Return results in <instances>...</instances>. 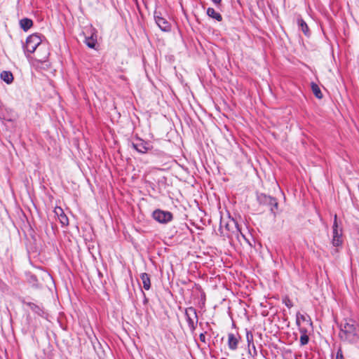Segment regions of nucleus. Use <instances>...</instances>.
I'll list each match as a JSON object with an SVG mask.
<instances>
[{"mask_svg": "<svg viewBox=\"0 0 359 359\" xmlns=\"http://www.w3.org/2000/svg\"><path fill=\"white\" fill-rule=\"evenodd\" d=\"M339 327V337L341 341L352 345L359 344V323L355 320L344 318Z\"/></svg>", "mask_w": 359, "mask_h": 359, "instance_id": "obj_1", "label": "nucleus"}, {"mask_svg": "<svg viewBox=\"0 0 359 359\" xmlns=\"http://www.w3.org/2000/svg\"><path fill=\"white\" fill-rule=\"evenodd\" d=\"M257 201L259 205L266 206L274 217L278 211V203L276 198L268 196L265 194H257Z\"/></svg>", "mask_w": 359, "mask_h": 359, "instance_id": "obj_2", "label": "nucleus"}, {"mask_svg": "<svg viewBox=\"0 0 359 359\" xmlns=\"http://www.w3.org/2000/svg\"><path fill=\"white\" fill-rule=\"evenodd\" d=\"M332 245L335 248H341L344 243L343 229L339 226L337 222V215H334V222L332 225Z\"/></svg>", "mask_w": 359, "mask_h": 359, "instance_id": "obj_3", "label": "nucleus"}, {"mask_svg": "<svg viewBox=\"0 0 359 359\" xmlns=\"http://www.w3.org/2000/svg\"><path fill=\"white\" fill-rule=\"evenodd\" d=\"M41 42L42 40L40 36L36 34H34L28 36L25 44L23 46L25 53H32L38 47L41 49L42 48Z\"/></svg>", "mask_w": 359, "mask_h": 359, "instance_id": "obj_4", "label": "nucleus"}, {"mask_svg": "<svg viewBox=\"0 0 359 359\" xmlns=\"http://www.w3.org/2000/svg\"><path fill=\"white\" fill-rule=\"evenodd\" d=\"M184 315L189 330L191 333H194L198 323V317L196 309L193 306L186 308L184 310Z\"/></svg>", "mask_w": 359, "mask_h": 359, "instance_id": "obj_5", "label": "nucleus"}, {"mask_svg": "<svg viewBox=\"0 0 359 359\" xmlns=\"http://www.w3.org/2000/svg\"><path fill=\"white\" fill-rule=\"evenodd\" d=\"M130 146L140 154H147L153 149V145L150 142L144 141L138 137L130 143Z\"/></svg>", "mask_w": 359, "mask_h": 359, "instance_id": "obj_6", "label": "nucleus"}, {"mask_svg": "<svg viewBox=\"0 0 359 359\" xmlns=\"http://www.w3.org/2000/svg\"><path fill=\"white\" fill-rule=\"evenodd\" d=\"M152 218L160 224H168L173 219V215L170 211L156 209L152 212Z\"/></svg>", "mask_w": 359, "mask_h": 359, "instance_id": "obj_7", "label": "nucleus"}, {"mask_svg": "<svg viewBox=\"0 0 359 359\" xmlns=\"http://www.w3.org/2000/svg\"><path fill=\"white\" fill-rule=\"evenodd\" d=\"M223 226H224L226 231L229 233H232L233 238L235 237L238 241H239L241 228L235 219H229Z\"/></svg>", "mask_w": 359, "mask_h": 359, "instance_id": "obj_8", "label": "nucleus"}, {"mask_svg": "<svg viewBox=\"0 0 359 359\" xmlns=\"http://www.w3.org/2000/svg\"><path fill=\"white\" fill-rule=\"evenodd\" d=\"M154 17L156 25L161 30L165 32H170L171 24L165 18L161 16V12L155 11Z\"/></svg>", "mask_w": 359, "mask_h": 359, "instance_id": "obj_9", "label": "nucleus"}, {"mask_svg": "<svg viewBox=\"0 0 359 359\" xmlns=\"http://www.w3.org/2000/svg\"><path fill=\"white\" fill-rule=\"evenodd\" d=\"M241 339V336L238 333H229L227 345L229 350L235 351L238 348L239 342Z\"/></svg>", "mask_w": 359, "mask_h": 359, "instance_id": "obj_10", "label": "nucleus"}, {"mask_svg": "<svg viewBox=\"0 0 359 359\" xmlns=\"http://www.w3.org/2000/svg\"><path fill=\"white\" fill-rule=\"evenodd\" d=\"M54 213L58 217L60 223L63 226L68 225V224H69L68 217L65 214L63 210L60 207H55L54 209Z\"/></svg>", "mask_w": 359, "mask_h": 359, "instance_id": "obj_11", "label": "nucleus"}, {"mask_svg": "<svg viewBox=\"0 0 359 359\" xmlns=\"http://www.w3.org/2000/svg\"><path fill=\"white\" fill-rule=\"evenodd\" d=\"M297 25L299 29L302 30L306 36L309 37L311 36V31L308 25L301 17L297 18Z\"/></svg>", "mask_w": 359, "mask_h": 359, "instance_id": "obj_12", "label": "nucleus"}, {"mask_svg": "<svg viewBox=\"0 0 359 359\" xmlns=\"http://www.w3.org/2000/svg\"><path fill=\"white\" fill-rule=\"evenodd\" d=\"M90 39H91V45H90L91 49L93 48L95 50H98L100 48V45L98 43V38H97V32L95 31V29L94 28H93L92 26H91Z\"/></svg>", "mask_w": 359, "mask_h": 359, "instance_id": "obj_13", "label": "nucleus"}, {"mask_svg": "<svg viewBox=\"0 0 359 359\" xmlns=\"http://www.w3.org/2000/svg\"><path fill=\"white\" fill-rule=\"evenodd\" d=\"M140 278L142 282L143 288L146 290H149L151 288V279L149 275L147 273H142L140 274Z\"/></svg>", "mask_w": 359, "mask_h": 359, "instance_id": "obj_14", "label": "nucleus"}, {"mask_svg": "<svg viewBox=\"0 0 359 359\" xmlns=\"http://www.w3.org/2000/svg\"><path fill=\"white\" fill-rule=\"evenodd\" d=\"M206 13L210 18H212L218 22H221L222 20V15L217 12L213 8H208Z\"/></svg>", "mask_w": 359, "mask_h": 359, "instance_id": "obj_15", "label": "nucleus"}, {"mask_svg": "<svg viewBox=\"0 0 359 359\" xmlns=\"http://www.w3.org/2000/svg\"><path fill=\"white\" fill-rule=\"evenodd\" d=\"M311 88L313 93L317 98L321 99L323 97V95L319 86H318V84H316L314 82H311Z\"/></svg>", "mask_w": 359, "mask_h": 359, "instance_id": "obj_16", "label": "nucleus"}, {"mask_svg": "<svg viewBox=\"0 0 359 359\" xmlns=\"http://www.w3.org/2000/svg\"><path fill=\"white\" fill-rule=\"evenodd\" d=\"M21 28L27 31L33 25L32 20L29 18H23L20 21Z\"/></svg>", "mask_w": 359, "mask_h": 359, "instance_id": "obj_17", "label": "nucleus"}, {"mask_svg": "<svg viewBox=\"0 0 359 359\" xmlns=\"http://www.w3.org/2000/svg\"><path fill=\"white\" fill-rule=\"evenodd\" d=\"M246 340L248 347V353L252 355L250 346L254 344L253 334L251 331L246 330Z\"/></svg>", "mask_w": 359, "mask_h": 359, "instance_id": "obj_18", "label": "nucleus"}, {"mask_svg": "<svg viewBox=\"0 0 359 359\" xmlns=\"http://www.w3.org/2000/svg\"><path fill=\"white\" fill-rule=\"evenodd\" d=\"M79 42H83L88 47H90V37L86 36L83 31H81L77 37Z\"/></svg>", "mask_w": 359, "mask_h": 359, "instance_id": "obj_19", "label": "nucleus"}, {"mask_svg": "<svg viewBox=\"0 0 359 359\" xmlns=\"http://www.w3.org/2000/svg\"><path fill=\"white\" fill-rule=\"evenodd\" d=\"M1 78L7 83H11L13 80V76L10 72L4 71L1 74Z\"/></svg>", "mask_w": 359, "mask_h": 359, "instance_id": "obj_20", "label": "nucleus"}, {"mask_svg": "<svg viewBox=\"0 0 359 359\" xmlns=\"http://www.w3.org/2000/svg\"><path fill=\"white\" fill-rule=\"evenodd\" d=\"M219 235L223 237H227L228 238L232 240L233 239V235L232 233H229L227 231H224L223 229V222L221 221L220 222V226L219 229Z\"/></svg>", "mask_w": 359, "mask_h": 359, "instance_id": "obj_21", "label": "nucleus"}, {"mask_svg": "<svg viewBox=\"0 0 359 359\" xmlns=\"http://www.w3.org/2000/svg\"><path fill=\"white\" fill-rule=\"evenodd\" d=\"M309 341V337L308 334H302L300 336V339H299V342H300V346H305L306 345Z\"/></svg>", "mask_w": 359, "mask_h": 359, "instance_id": "obj_22", "label": "nucleus"}, {"mask_svg": "<svg viewBox=\"0 0 359 359\" xmlns=\"http://www.w3.org/2000/svg\"><path fill=\"white\" fill-rule=\"evenodd\" d=\"M331 359H344L343 351L341 347H339L337 349L335 356L332 355Z\"/></svg>", "mask_w": 359, "mask_h": 359, "instance_id": "obj_23", "label": "nucleus"}, {"mask_svg": "<svg viewBox=\"0 0 359 359\" xmlns=\"http://www.w3.org/2000/svg\"><path fill=\"white\" fill-rule=\"evenodd\" d=\"M307 318H309V317L306 316L303 314L297 313L296 323L298 325H300V320H302V321H308Z\"/></svg>", "mask_w": 359, "mask_h": 359, "instance_id": "obj_24", "label": "nucleus"}, {"mask_svg": "<svg viewBox=\"0 0 359 359\" xmlns=\"http://www.w3.org/2000/svg\"><path fill=\"white\" fill-rule=\"evenodd\" d=\"M283 303L289 309L293 306V303L288 297H285L283 299Z\"/></svg>", "mask_w": 359, "mask_h": 359, "instance_id": "obj_25", "label": "nucleus"}, {"mask_svg": "<svg viewBox=\"0 0 359 359\" xmlns=\"http://www.w3.org/2000/svg\"><path fill=\"white\" fill-rule=\"evenodd\" d=\"M151 154L156 155L158 156H161L163 154V151L157 149H154L151 151H149Z\"/></svg>", "mask_w": 359, "mask_h": 359, "instance_id": "obj_26", "label": "nucleus"}, {"mask_svg": "<svg viewBox=\"0 0 359 359\" xmlns=\"http://www.w3.org/2000/svg\"><path fill=\"white\" fill-rule=\"evenodd\" d=\"M141 292H142V296H143V304L144 305H146L149 302V299L147 297L146 294L144 293V292L142 289H141Z\"/></svg>", "mask_w": 359, "mask_h": 359, "instance_id": "obj_27", "label": "nucleus"}, {"mask_svg": "<svg viewBox=\"0 0 359 359\" xmlns=\"http://www.w3.org/2000/svg\"><path fill=\"white\" fill-rule=\"evenodd\" d=\"M205 334H206V332L201 333L200 335H199V339H200L201 341H202L203 343L206 342Z\"/></svg>", "mask_w": 359, "mask_h": 359, "instance_id": "obj_28", "label": "nucleus"}, {"mask_svg": "<svg viewBox=\"0 0 359 359\" xmlns=\"http://www.w3.org/2000/svg\"><path fill=\"white\" fill-rule=\"evenodd\" d=\"M48 53H46L43 55H42L41 57L39 55V58H37L38 60L42 62V61H45L46 59L48 57Z\"/></svg>", "mask_w": 359, "mask_h": 359, "instance_id": "obj_29", "label": "nucleus"}, {"mask_svg": "<svg viewBox=\"0 0 359 359\" xmlns=\"http://www.w3.org/2000/svg\"><path fill=\"white\" fill-rule=\"evenodd\" d=\"M243 238L245 241H246L248 243H249V241L246 238L245 236L243 234V233L241 231V233H239V238ZM239 242H241V238H239Z\"/></svg>", "mask_w": 359, "mask_h": 359, "instance_id": "obj_30", "label": "nucleus"}, {"mask_svg": "<svg viewBox=\"0 0 359 359\" xmlns=\"http://www.w3.org/2000/svg\"><path fill=\"white\" fill-rule=\"evenodd\" d=\"M299 332L301 333V335L302 334H307V330L306 328H303V327L299 328Z\"/></svg>", "mask_w": 359, "mask_h": 359, "instance_id": "obj_31", "label": "nucleus"}, {"mask_svg": "<svg viewBox=\"0 0 359 359\" xmlns=\"http://www.w3.org/2000/svg\"><path fill=\"white\" fill-rule=\"evenodd\" d=\"M212 1L215 6H219L221 5L222 0H212Z\"/></svg>", "mask_w": 359, "mask_h": 359, "instance_id": "obj_32", "label": "nucleus"}, {"mask_svg": "<svg viewBox=\"0 0 359 359\" xmlns=\"http://www.w3.org/2000/svg\"><path fill=\"white\" fill-rule=\"evenodd\" d=\"M252 348V349L253 351V355H257V349H256L255 344L253 345H251L250 348Z\"/></svg>", "mask_w": 359, "mask_h": 359, "instance_id": "obj_33", "label": "nucleus"}, {"mask_svg": "<svg viewBox=\"0 0 359 359\" xmlns=\"http://www.w3.org/2000/svg\"><path fill=\"white\" fill-rule=\"evenodd\" d=\"M93 348L95 349V351H96V348L95 346V345L93 344Z\"/></svg>", "mask_w": 359, "mask_h": 359, "instance_id": "obj_34", "label": "nucleus"}, {"mask_svg": "<svg viewBox=\"0 0 359 359\" xmlns=\"http://www.w3.org/2000/svg\"><path fill=\"white\" fill-rule=\"evenodd\" d=\"M136 3H137V0H134Z\"/></svg>", "mask_w": 359, "mask_h": 359, "instance_id": "obj_35", "label": "nucleus"}]
</instances>
